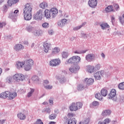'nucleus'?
<instances>
[{
	"label": "nucleus",
	"instance_id": "393cba45",
	"mask_svg": "<svg viewBox=\"0 0 124 124\" xmlns=\"http://www.w3.org/2000/svg\"><path fill=\"white\" fill-rule=\"evenodd\" d=\"M39 6L40 8H42V9H45L48 8L49 5H48V3H47V2L44 1L40 4Z\"/></svg>",
	"mask_w": 124,
	"mask_h": 124
},
{
	"label": "nucleus",
	"instance_id": "3c124183",
	"mask_svg": "<svg viewBox=\"0 0 124 124\" xmlns=\"http://www.w3.org/2000/svg\"><path fill=\"white\" fill-rule=\"evenodd\" d=\"M59 81L60 83L63 84V83H65V82H66V78L64 77H62L59 78Z\"/></svg>",
	"mask_w": 124,
	"mask_h": 124
},
{
	"label": "nucleus",
	"instance_id": "b1692460",
	"mask_svg": "<svg viewBox=\"0 0 124 124\" xmlns=\"http://www.w3.org/2000/svg\"><path fill=\"white\" fill-rule=\"evenodd\" d=\"M23 15L24 16V19L26 21H30V20H31V18L32 17V16H31V14L23 13Z\"/></svg>",
	"mask_w": 124,
	"mask_h": 124
},
{
	"label": "nucleus",
	"instance_id": "f8f14e48",
	"mask_svg": "<svg viewBox=\"0 0 124 124\" xmlns=\"http://www.w3.org/2000/svg\"><path fill=\"white\" fill-rule=\"evenodd\" d=\"M14 49L16 52H20L21 50L25 49V46L21 44H17L14 46Z\"/></svg>",
	"mask_w": 124,
	"mask_h": 124
},
{
	"label": "nucleus",
	"instance_id": "5701e85b",
	"mask_svg": "<svg viewBox=\"0 0 124 124\" xmlns=\"http://www.w3.org/2000/svg\"><path fill=\"white\" fill-rule=\"evenodd\" d=\"M58 9L56 8H51L50 10V13L52 15V18H55L57 14H58Z\"/></svg>",
	"mask_w": 124,
	"mask_h": 124
},
{
	"label": "nucleus",
	"instance_id": "f257e3e1",
	"mask_svg": "<svg viewBox=\"0 0 124 124\" xmlns=\"http://www.w3.org/2000/svg\"><path fill=\"white\" fill-rule=\"evenodd\" d=\"M61 62V59L59 58L52 59L49 62V65L52 67H56V66H59Z\"/></svg>",
	"mask_w": 124,
	"mask_h": 124
},
{
	"label": "nucleus",
	"instance_id": "c756f323",
	"mask_svg": "<svg viewBox=\"0 0 124 124\" xmlns=\"http://www.w3.org/2000/svg\"><path fill=\"white\" fill-rule=\"evenodd\" d=\"M45 16L47 19H49V18H51V11L48 10V9H46L44 11Z\"/></svg>",
	"mask_w": 124,
	"mask_h": 124
},
{
	"label": "nucleus",
	"instance_id": "2f4dec72",
	"mask_svg": "<svg viewBox=\"0 0 124 124\" xmlns=\"http://www.w3.org/2000/svg\"><path fill=\"white\" fill-rule=\"evenodd\" d=\"M34 93V89L30 88L29 89V92L27 94V97L30 98V97H31V96H32V95Z\"/></svg>",
	"mask_w": 124,
	"mask_h": 124
},
{
	"label": "nucleus",
	"instance_id": "2eb2a0df",
	"mask_svg": "<svg viewBox=\"0 0 124 124\" xmlns=\"http://www.w3.org/2000/svg\"><path fill=\"white\" fill-rule=\"evenodd\" d=\"M111 113H112V111H111V110L105 109L102 111L101 115L103 117H108V116H109L111 115Z\"/></svg>",
	"mask_w": 124,
	"mask_h": 124
},
{
	"label": "nucleus",
	"instance_id": "473e14b6",
	"mask_svg": "<svg viewBox=\"0 0 124 124\" xmlns=\"http://www.w3.org/2000/svg\"><path fill=\"white\" fill-rule=\"evenodd\" d=\"M86 24H87V22H84L81 25L74 27L73 28V31H78V30H80V29L83 28V27H85Z\"/></svg>",
	"mask_w": 124,
	"mask_h": 124
},
{
	"label": "nucleus",
	"instance_id": "774afa93",
	"mask_svg": "<svg viewBox=\"0 0 124 124\" xmlns=\"http://www.w3.org/2000/svg\"><path fill=\"white\" fill-rule=\"evenodd\" d=\"M110 18H111V23H112V24H114V23L115 22V16H110Z\"/></svg>",
	"mask_w": 124,
	"mask_h": 124
},
{
	"label": "nucleus",
	"instance_id": "49530a36",
	"mask_svg": "<svg viewBox=\"0 0 124 124\" xmlns=\"http://www.w3.org/2000/svg\"><path fill=\"white\" fill-rule=\"evenodd\" d=\"M95 97L98 99L99 100H102L103 97L102 95L100 94V93H97L95 95Z\"/></svg>",
	"mask_w": 124,
	"mask_h": 124
},
{
	"label": "nucleus",
	"instance_id": "7ed1b4c3",
	"mask_svg": "<svg viewBox=\"0 0 124 124\" xmlns=\"http://www.w3.org/2000/svg\"><path fill=\"white\" fill-rule=\"evenodd\" d=\"M32 11V6L31 3H27L25 7L23 9V13L27 14H31Z\"/></svg>",
	"mask_w": 124,
	"mask_h": 124
},
{
	"label": "nucleus",
	"instance_id": "ddd939ff",
	"mask_svg": "<svg viewBox=\"0 0 124 124\" xmlns=\"http://www.w3.org/2000/svg\"><path fill=\"white\" fill-rule=\"evenodd\" d=\"M67 22V20L66 19H63L57 22V24L58 27H60V28H63V27H64L65 25H66V23Z\"/></svg>",
	"mask_w": 124,
	"mask_h": 124
},
{
	"label": "nucleus",
	"instance_id": "bf43d9fd",
	"mask_svg": "<svg viewBox=\"0 0 124 124\" xmlns=\"http://www.w3.org/2000/svg\"><path fill=\"white\" fill-rule=\"evenodd\" d=\"M33 124H44L43 122L41 119H37L36 122Z\"/></svg>",
	"mask_w": 124,
	"mask_h": 124
},
{
	"label": "nucleus",
	"instance_id": "69168bd1",
	"mask_svg": "<svg viewBox=\"0 0 124 124\" xmlns=\"http://www.w3.org/2000/svg\"><path fill=\"white\" fill-rule=\"evenodd\" d=\"M49 84V81L48 80H45L44 81L43 86L44 87H45V86H46Z\"/></svg>",
	"mask_w": 124,
	"mask_h": 124
},
{
	"label": "nucleus",
	"instance_id": "f704fd0d",
	"mask_svg": "<svg viewBox=\"0 0 124 124\" xmlns=\"http://www.w3.org/2000/svg\"><path fill=\"white\" fill-rule=\"evenodd\" d=\"M25 63L32 67L33 65L34 62L32 59H28L25 62Z\"/></svg>",
	"mask_w": 124,
	"mask_h": 124
},
{
	"label": "nucleus",
	"instance_id": "9d476101",
	"mask_svg": "<svg viewBox=\"0 0 124 124\" xmlns=\"http://www.w3.org/2000/svg\"><path fill=\"white\" fill-rule=\"evenodd\" d=\"M69 71L72 73H76L80 69V67L78 65L75 64L69 68Z\"/></svg>",
	"mask_w": 124,
	"mask_h": 124
},
{
	"label": "nucleus",
	"instance_id": "a18cd8bd",
	"mask_svg": "<svg viewBox=\"0 0 124 124\" xmlns=\"http://www.w3.org/2000/svg\"><path fill=\"white\" fill-rule=\"evenodd\" d=\"M76 105L78 110H79V109H81V108H82L83 104L81 102H78L76 103Z\"/></svg>",
	"mask_w": 124,
	"mask_h": 124
},
{
	"label": "nucleus",
	"instance_id": "dca6fc26",
	"mask_svg": "<svg viewBox=\"0 0 124 124\" xmlns=\"http://www.w3.org/2000/svg\"><path fill=\"white\" fill-rule=\"evenodd\" d=\"M84 81L86 82V86H91V85H93V83H94V79L93 78H86L84 79Z\"/></svg>",
	"mask_w": 124,
	"mask_h": 124
},
{
	"label": "nucleus",
	"instance_id": "7c9ffc66",
	"mask_svg": "<svg viewBox=\"0 0 124 124\" xmlns=\"http://www.w3.org/2000/svg\"><path fill=\"white\" fill-rule=\"evenodd\" d=\"M87 68V71L89 73H93L95 70L94 66L88 65Z\"/></svg>",
	"mask_w": 124,
	"mask_h": 124
},
{
	"label": "nucleus",
	"instance_id": "c85d7f7f",
	"mask_svg": "<svg viewBox=\"0 0 124 124\" xmlns=\"http://www.w3.org/2000/svg\"><path fill=\"white\" fill-rule=\"evenodd\" d=\"M77 89L78 91H83V90H85V89H88V85L79 84L78 86Z\"/></svg>",
	"mask_w": 124,
	"mask_h": 124
},
{
	"label": "nucleus",
	"instance_id": "37998d69",
	"mask_svg": "<svg viewBox=\"0 0 124 124\" xmlns=\"http://www.w3.org/2000/svg\"><path fill=\"white\" fill-rule=\"evenodd\" d=\"M101 93L103 96H106L108 93V91L106 89H103L101 91Z\"/></svg>",
	"mask_w": 124,
	"mask_h": 124
},
{
	"label": "nucleus",
	"instance_id": "a878e982",
	"mask_svg": "<svg viewBox=\"0 0 124 124\" xmlns=\"http://www.w3.org/2000/svg\"><path fill=\"white\" fill-rule=\"evenodd\" d=\"M17 96V93L16 92H10V94L9 96V98L11 100H12V99H14L15 97Z\"/></svg>",
	"mask_w": 124,
	"mask_h": 124
},
{
	"label": "nucleus",
	"instance_id": "aec40b11",
	"mask_svg": "<svg viewBox=\"0 0 124 124\" xmlns=\"http://www.w3.org/2000/svg\"><path fill=\"white\" fill-rule=\"evenodd\" d=\"M35 29V28H34V27H32L31 25H27L26 28L27 31L31 33H32V32H33Z\"/></svg>",
	"mask_w": 124,
	"mask_h": 124
},
{
	"label": "nucleus",
	"instance_id": "e433bc0d",
	"mask_svg": "<svg viewBox=\"0 0 124 124\" xmlns=\"http://www.w3.org/2000/svg\"><path fill=\"white\" fill-rule=\"evenodd\" d=\"M6 83H8V84H11L13 82V77L11 76L7 77L6 78Z\"/></svg>",
	"mask_w": 124,
	"mask_h": 124
},
{
	"label": "nucleus",
	"instance_id": "4be33fe9",
	"mask_svg": "<svg viewBox=\"0 0 124 124\" xmlns=\"http://www.w3.org/2000/svg\"><path fill=\"white\" fill-rule=\"evenodd\" d=\"M66 124H77V120L74 118L68 119L66 121Z\"/></svg>",
	"mask_w": 124,
	"mask_h": 124
},
{
	"label": "nucleus",
	"instance_id": "680f3d73",
	"mask_svg": "<svg viewBox=\"0 0 124 124\" xmlns=\"http://www.w3.org/2000/svg\"><path fill=\"white\" fill-rule=\"evenodd\" d=\"M75 54H83L84 53H86L85 50H83V51H78L76 50L74 52Z\"/></svg>",
	"mask_w": 124,
	"mask_h": 124
},
{
	"label": "nucleus",
	"instance_id": "a19ab883",
	"mask_svg": "<svg viewBox=\"0 0 124 124\" xmlns=\"http://www.w3.org/2000/svg\"><path fill=\"white\" fill-rule=\"evenodd\" d=\"M31 80L34 83H37L39 81V78L37 76H33L31 78Z\"/></svg>",
	"mask_w": 124,
	"mask_h": 124
},
{
	"label": "nucleus",
	"instance_id": "1a4fd4ad",
	"mask_svg": "<svg viewBox=\"0 0 124 124\" xmlns=\"http://www.w3.org/2000/svg\"><path fill=\"white\" fill-rule=\"evenodd\" d=\"M44 51L45 53H48L49 50L52 48V45L49 42H45L44 44Z\"/></svg>",
	"mask_w": 124,
	"mask_h": 124
},
{
	"label": "nucleus",
	"instance_id": "72a5a7b5",
	"mask_svg": "<svg viewBox=\"0 0 124 124\" xmlns=\"http://www.w3.org/2000/svg\"><path fill=\"white\" fill-rule=\"evenodd\" d=\"M17 117L18 119H20V120H24L26 119V115H25L24 113L20 112L17 114Z\"/></svg>",
	"mask_w": 124,
	"mask_h": 124
},
{
	"label": "nucleus",
	"instance_id": "0eeeda50",
	"mask_svg": "<svg viewBox=\"0 0 124 124\" xmlns=\"http://www.w3.org/2000/svg\"><path fill=\"white\" fill-rule=\"evenodd\" d=\"M42 16H43V11L40 9L37 12L34 16V19L35 20H42Z\"/></svg>",
	"mask_w": 124,
	"mask_h": 124
},
{
	"label": "nucleus",
	"instance_id": "0e129e2a",
	"mask_svg": "<svg viewBox=\"0 0 124 124\" xmlns=\"http://www.w3.org/2000/svg\"><path fill=\"white\" fill-rule=\"evenodd\" d=\"M92 105L93 106H98V105H99V103H98V102L94 101L92 103Z\"/></svg>",
	"mask_w": 124,
	"mask_h": 124
},
{
	"label": "nucleus",
	"instance_id": "ea45409f",
	"mask_svg": "<svg viewBox=\"0 0 124 124\" xmlns=\"http://www.w3.org/2000/svg\"><path fill=\"white\" fill-rule=\"evenodd\" d=\"M112 11H114V10L113 9V6L109 5L108 6L107 8H106V12H112Z\"/></svg>",
	"mask_w": 124,
	"mask_h": 124
},
{
	"label": "nucleus",
	"instance_id": "58836bf2",
	"mask_svg": "<svg viewBox=\"0 0 124 124\" xmlns=\"http://www.w3.org/2000/svg\"><path fill=\"white\" fill-rule=\"evenodd\" d=\"M24 69L25 70V71H30L31 69V66H30L29 65H28L26 63H25L24 65Z\"/></svg>",
	"mask_w": 124,
	"mask_h": 124
},
{
	"label": "nucleus",
	"instance_id": "4c0bfd02",
	"mask_svg": "<svg viewBox=\"0 0 124 124\" xmlns=\"http://www.w3.org/2000/svg\"><path fill=\"white\" fill-rule=\"evenodd\" d=\"M119 20L121 25L124 26V14L122 16H119Z\"/></svg>",
	"mask_w": 124,
	"mask_h": 124
},
{
	"label": "nucleus",
	"instance_id": "6e6d98bb",
	"mask_svg": "<svg viewBox=\"0 0 124 124\" xmlns=\"http://www.w3.org/2000/svg\"><path fill=\"white\" fill-rule=\"evenodd\" d=\"M113 34L114 35H123L124 34V32H120L119 31H115L113 33Z\"/></svg>",
	"mask_w": 124,
	"mask_h": 124
},
{
	"label": "nucleus",
	"instance_id": "603ef678",
	"mask_svg": "<svg viewBox=\"0 0 124 124\" xmlns=\"http://www.w3.org/2000/svg\"><path fill=\"white\" fill-rule=\"evenodd\" d=\"M103 122L105 124H109L111 123V119L110 118H106Z\"/></svg>",
	"mask_w": 124,
	"mask_h": 124
},
{
	"label": "nucleus",
	"instance_id": "4468645a",
	"mask_svg": "<svg viewBox=\"0 0 124 124\" xmlns=\"http://www.w3.org/2000/svg\"><path fill=\"white\" fill-rule=\"evenodd\" d=\"M32 34H33L35 36H40L42 35V31L41 30L35 28Z\"/></svg>",
	"mask_w": 124,
	"mask_h": 124
},
{
	"label": "nucleus",
	"instance_id": "4d7b16f0",
	"mask_svg": "<svg viewBox=\"0 0 124 124\" xmlns=\"http://www.w3.org/2000/svg\"><path fill=\"white\" fill-rule=\"evenodd\" d=\"M118 87L120 90H124V82L120 83L118 85Z\"/></svg>",
	"mask_w": 124,
	"mask_h": 124
},
{
	"label": "nucleus",
	"instance_id": "a211bd4d",
	"mask_svg": "<svg viewBox=\"0 0 124 124\" xmlns=\"http://www.w3.org/2000/svg\"><path fill=\"white\" fill-rule=\"evenodd\" d=\"M9 94H10V92L6 91L0 94V97L1 98H7V97H9Z\"/></svg>",
	"mask_w": 124,
	"mask_h": 124
},
{
	"label": "nucleus",
	"instance_id": "412c9836",
	"mask_svg": "<svg viewBox=\"0 0 124 124\" xmlns=\"http://www.w3.org/2000/svg\"><path fill=\"white\" fill-rule=\"evenodd\" d=\"M18 2H19V0H8L7 1L8 6L11 7Z\"/></svg>",
	"mask_w": 124,
	"mask_h": 124
},
{
	"label": "nucleus",
	"instance_id": "6ab92c4d",
	"mask_svg": "<svg viewBox=\"0 0 124 124\" xmlns=\"http://www.w3.org/2000/svg\"><path fill=\"white\" fill-rule=\"evenodd\" d=\"M100 27L101 30H103V31H105V30H107V29L110 28V26L108 25V23L105 22H102L100 24Z\"/></svg>",
	"mask_w": 124,
	"mask_h": 124
},
{
	"label": "nucleus",
	"instance_id": "8fccbe9b",
	"mask_svg": "<svg viewBox=\"0 0 124 124\" xmlns=\"http://www.w3.org/2000/svg\"><path fill=\"white\" fill-rule=\"evenodd\" d=\"M81 35L83 38H91V36H90V34H85V33L81 32Z\"/></svg>",
	"mask_w": 124,
	"mask_h": 124
},
{
	"label": "nucleus",
	"instance_id": "864d4df0",
	"mask_svg": "<svg viewBox=\"0 0 124 124\" xmlns=\"http://www.w3.org/2000/svg\"><path fill=\"white\" fill-rule=\"evenodd\" d=\"M46 90H52L53 89V86L51 85H46L44 86Z\"/></svg>",
	"mask_w": 124,
	"mask_h": 124
},
{
	"label": "nucleus",
	"instance_id": "39448f33",
	"mask_svg": "<svg viewBox=\"0 0 124 124\" xmlns=\"http://www.w3.org/2000/svg\"><path fill=\"white\" fill-rule=\"evenodd\" d=\"M18 15H19V10H16L14 12H12L10 13L9 18H10L12 20L15 21V20H16V17Z\"/></svg>",
	"mask_w": 124,
	"mask_h": 124
},
{
	"label": "nucleus",
	"instance_id": "f3484780",
	"mask_svg": "<svg viewBox=\"0 0 124 124\" xmlns=\"http://www.w3.org/2000/svg\"><path fill=\"white\" fill-rule=\"evenodd\" d=\"M24 65H25L24 62L17 61L16 62V67L17 69H21V68H22Z\"/></svg>",
	"mask_w": 124,
	"mask_h": 124
},
{
	"label": "nucleus",
	"instance_id": "20e7f679",
	"mask_svg": "<svg viewBox=\"0 0 124 124\" xmlns=\"http://www.w3.org/2000/svg\"><path fill=\"white\" fill-rule=\"evenodd\" d=\"M104 71L101 70L96 72L94 75V77L96 80H101L104 77Z\"/></svg>",
	"mask_w": 124,
	"mask_h": 124
},
{
	"label": "nucleus",
	"instance_id": "5fc2aeb1",
	"mask_svg": "<svg viewBox=\"0 0 124 124\" xmlns=\"http://www.w3.org/2000/svg\"><path fill=\"white\" fill-rule=\"evenodd\" d=\"M57 117V114H52L50 115H49V118L50 120H55V119Z\"/></svg>",
	"mask_w": 124,
	"mask_h": 124
},
{
	"label": "nucleus",
	"instance_id": "338daca9",
	"mask_svg": "<svg viewBox=\"0 0 124 124\" xmlns=\"http://www.w3.org/2000/svg\"><path fill=\"white\" fill-rule=\"evenodd\" d=\"M74 116H75V114L73 113H69L68 114V117L69 118H72V117H74Z\"/></svg>",
	"mask_w": 124,
	"mask_h": 124
},
{
	"label": "nucleus",
	"instance_id": "c03bdc74",
	"mask_svg": "<svg viewBox=\"0 0 124 124\" xmlns=\"http://www.w3.org/2000/svg\"><path fill=\"white\" fill-rule=\"evenodd\" d=\"M90 123V118H86L84 121L79 122V124H88Z\"/></svg>",
	"mask_w": 124,
	"mask_h": 124
},
{
	"label": "nucleus",
	"instance_id": "9b49d317",
	"mask_svg": "<svg viewBox=\"0 0 124 124\" xmlns=\"http://www.w3.org/2000/svg\"><path fill=\"white\" fill-rule=\"evenodd\" d=\"M88 4L92 8H95L96 5H97V0H89Z\"/></svg>",
	"mask_w": 124,
	"mask_h": 124
},
{
	"label": "nucleus",
	"instance_id": "c9c22d12",
	"mask_svg": "<svg viewBox=\"0 0 124 124\" xmlns=\"http://www.w3.org/2000/svg\"><path fill=\"white\" fill-rule=\"evenodd\" d=\"M75 63H78L81 61V58L79 56H73Z\"/></svg>",
	"mask_w": 124,
	"mask_h": 124
},
{
	"label": "nucleus",
	"instance_id": "de8ad7c7",
	"mask_svg": "<svg viewBox=\"0 0 124 124\" xmlns=\"http://www.w3.org/2000/svg\"><path fill=\"white\" fill-rule=\"evenodd\" d=\"M62 58L63 59H67V58L69 56V54L67 52H63L62 53Z\"/></svg>",
	"mask_w": 124,
	"mask_h": 124
},
{
	"label": "nucleus",
	"instance_id": "6e6552de",
	"mask_svg": "<svg viewBox=\"0 0 124 124\" xmlns=\"http://www.w3.org/2000/svg\"><path fill=\"white\" fill-rule=\"evenodd\" d=\"M94 59H95V55L93 53L88 54L85 57L86 61L89 62H93V61H94Z\"/></svg>",
	"mask_w": 124,
	"mask_h": 124
},
{
	"label": "nucleus",
	"instance_id": "e2e57ef3",
	"mask_svg": "<svg viewBox=\"0 0 124 124\" xmlns=\"http://www.w3.org/2000/svg\"><path fill=\"white\" fill-rule=\"evenodd\" d=\"M113 6L116 11H118V10H120V7L119 6V5L117 4H114Z\"/></svg>",
	"mask_w": 124,
	"mask_h": 124
},
{
	"label": "nucleus",
	"instance_id": "09e8293b",
	"mask_svg": "<svg viewBox=\"0 0 124 124\" xmlns=\"http://www.w3.org/2000/svg\"><path fill=\"white\" fill-rule=\"evenodd\" d=\"M47 113V114H50L51 113V108H45L42 110V113Z\"/></svg>",
	"mask_w": 124,
	"mask_h": 124
},
{
	"label": "nucleus",
	"instance_id": "79ce46f5",
	"mask_svg": "<svg viewBox=\"0 0 124 124\" xmlns=\"http://www.w3.org/2000/svg\"><path fill=\"white\" fill-rule=\"evenodd\" d=\"M65 63L66 64H68V63H75L73 56L66 61Z\"/></svg>",
	"mask_w": 124,
	"mask_h": 124
},
{
	"label": "nucleus",
	"instance_id": "423d86ee",
	"mask_svg": "<svg viewBox=\"0 0 124 124\" xmlns=\"http://www.w3.org/2000/svg\"><path fill=\"white\" fill-rule=\"evenodd\" d=\"M116 90L112 89L111 90L110 93L108 94V98L112 99L114 101L117 100V97H116Z\"/></svg>",
	"mask_w": 124,
	"mask_h": 124
},
{
	"label": "nucleus",
	"instance_id": "f03ea898",
	"mask_svg": "<svg viewBox=\"0 0 124 124\" xmlns=\"http://www.w3.org/2000/svg\"><path fill=\"white\" fill-rule=\"evenodd\" d=\"M13 78L16 82H20V81H24L25 80V75L22 74H16L13 76Z\"/></svg>",
	"mask_w": 124,
	"mask_h": 124
},
{
	"label": "nucleus",
	"instance_id": "052dcab7",
	"mask_svg": "<svg viewBox=\"0 0 124 124\" xmlns=\"http://www.w3.org/2000/svg\"><path fill=\"white\" fill-rule=\"evenodd\" d=\"M101 67V65L100 64H97L94 67L95 70H99Z\"/></svg>",
	"mask_w": 124,
	"mask_h": 124
},
{
	"label": "nucleus",
	"instance_id": "13d9d810",
	"mask_svg": "<svg viewBox=\"0 0 124 124\" xmlns=\"http://www.w3.org/2000/svg\"><path fill=\"white\" fill-rule=\"evenodd\" d=\"M42 27L43 28H44V29H48V28H49V24L48 23H44L42 24Z\"/></svg>",
	"mask_w": 124,
	"mask_h": 124
},
{
	"label": "nucleus",
	"instance_id": "bb28decb",
	"mask_svg": "<svg viewBox=\"0 0 124 124\" xmlns=\"http://www.w3.org/2000/svg\"><path fill=\"white\" fill-rule=\"evenodd\" d=\"M69 109L70 111H77L78 109L76 104L75 103H72L69 107Z\"/></svg>",
	"mask_w": 124,
	"mask_h": 124
},
{
	"label": "nucleus",
	"instance_id": "cd10ccee",
	"mask_svg": "<svg viewBox=\"0 0 124 124\" xmlns=\"http://www.w3.org/2000/svg\"><path fill=\"white\" fill-rule=\"evenodd\" d=\"M60 52V48L58 47H55L52 49L51 55L54 56V55H57Z\"/></svg>",
	"mask_w": 124,
	"mask_h": 124
}]
</instances>
